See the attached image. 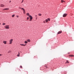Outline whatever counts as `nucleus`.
Instances as JSON below:
<instances>
[{
  "label": "nucleus",
  "instance_id": "obj_1",
  "mask_svg": "<svg viewBox=\"0 0 74 74\" xmlns=\"http://www.w3.org/2000/svg\"><path fill=\"white\" fill-rule=\"evenodd\" d=\"M5 27L6 29H9L10 26H9L8 25H7L5 26Z\"/></svg>",
  "mask_w": 74,
  "mask_h": 74
},
{
  "label": "nucleus",
  "instance_id": "obj_2",
  "mask_svg": "<svg viewBox=\"0 0 74 74\" xmlns=\"http://www.w3.org/2000/svg\"><path fill=\"white\" fill-rule=\"evenodd\" d=\"M19 9H22L23 10V13L24 14H25V10L24 8H21V7L19 8Z\"/></svg>",
  "mask_w": 74,
  "mask_h": 74
},
{
  "label": "nucleus",
  "instance_id": "obj_3",
  "mask_svg": "<svg viewBox=\"0 0 74 74\" xmlns=\"http://www.w3.org/2000/svg\"><path fill=\"white\" fill-rule=\"evenodd\" d=\"M12 41H13V39H12L10 40L9 44H12Z\"/></svg>",
  "mask_w": 74,
  "mask_h": 74
},
{
  "label": "nucleus",
  "instance_id": "obj_4",
  "mask_svg": "<svg viewBox=\"0 0 74 74\" xmlns=\"http://www.w3.org/2000/svg\"><path fill=\"white\" fill-rule=\"evenodd\" d=\"M29 17L30 18L29 21H32V16L30 15L29 16Z\"/></svg>",
  "mask_w": 74,
  "mask_h": 74
},
{
  "label": "nucleus",
  "instance_id": "obj_5",
  "mask_svg": "<svg viewBox=\"0 0 74 74\" xmlns=\"http://www.w3.org/2000/svg\"><path fill=\"white\" fill-rule=\"evenodd\" d=\"M21 45H22V46H24L25 47V46H26V44H25V45L23 44H20Z\"/></svg>",
  "mask_w": 74,
  "mask_h": 74
},
{
  "label": "nucleus",
  "instance_id": "obj_6",
  "mask_svg": "<svg viewBox=\"0 0 74 74\" xmlns=\"http://www.w3.org/2000/svg\"><path fill=\"white\" fill-rule=\"evenodd\" d=\"M66 15H67V14H64V15L63 16V17H66Z\"/></svg>",
  "mask_w": 74,
  "mask_h": 74
},
{
  "label": "nucleus",
  "instance_id": "obj_7",
  "mask_svg": "<svg viewBox=\"0 0 74 74\" xmlns=\"http://www.w3.org/2000/svg\"><path fill=\"white\" fill-rule=\"evenodd\" d=\"M62 31H59L58 32V34H60L61 33H62Z\"/></svg>",
  "mask_w": 74,
  "mask_h": 74
},
{
  "label": "nucleus",
  "instance_id": "obj_8",
  "mask_svg": "<svg viewBox=\"0 0 74 74\" xmlns=\"http://www.w3.org/2000/svg\"><path fill=\"white\" fill-rule=\"evenodd\" d=\"M3 42L5 44H7V41H3Z\"/></svg>",
  "mask_w": 74,
  "mask_h": 74
},
{
  "label": "nucleus",
  "instance_id": "obj_9",
  "mask_svg": "<svg viewBox=\"0 0 74 74\" xmlns=\"http://www.w3.org/2000/svg\"><path fill=\"white\" fill-rule=\"evenodd\" d=\"M4 6V5L3 4H1L0 5V7H3Z\"/></svg>",
  "mask_w": 74,
  "mask_h": 74
},
{
  "label": "nucleus",
  "instance_id": "obj_10",
  "mask_svg": "<svg viewBox=\"0 0 74 74\" xmlns=\"http://www.w3.org/2000/svg\"><path fill=\"white\" fill-rule=\"evenodd\" d=\"M69 56L70 57H73V56H74L73 55H70Z\"/></svg>",
  "mask_w": 74,
  "mask_h": 74
},
{
  "label": "nucleus",
  "instance_id": "obj_11",
  "mask_svg": "<svg viewBox=\"0 0 74 74\" xmlns=\"http://www.w3.org/2000/svg\"><path fill=\"white\" fill-rule=\"evenodd\" d=\"M27 15L28 16H30V14H29V13H27Z\"/></svg>",
  "mask_w": 74,
  "mask_h": 74
},
{
  "label": "nucleus",
  "instance_id": "obj_12",
  "mask_svg": "<svg viewBox=\"0 0 74 74\" xmlns=\"http://www.w3.org/2000/svg\"><path fill=\"white\" fill-rule=\"evenodd\" d=\"M5 9V10H9V8H6Z\"/></svg>",
  "mask_w": 74,
  "mask_h": 74
},
{
  "label": "nucleus",
  "instance_id": "obj_13",
  "mask_svg": "<svg viewBox=\"0 0 74 74\" xmlns=\"http://www.w3.org/2000/svg\"><path fill=\"white\" fill-rule=\"evenodd\" d=\"M61 3H63V2H65V1H64L63 0H61Z\"/></svg>",
  "mask_w": 74,
  "mask_h": 74
},
{
  "label": "nucleus",
  "instance_id": "obj_14",
  "mask_svg": "<svg viewBox=\"0 0 74 74\" xmlns=\"http://www.w3.org/2000/svg\"><path fill=\"white\" fill-rule=\"evenodd\" d=\"M27 41L28 42H30V39H28L27 40Z\"/></svg>",
  "mask_w": 74,
  "mask_h": 74
},
{
  "label": "nucleus",
  "instance_id": "obj_15",
  "mask_svg": "<svg viewBox=\"0 0 74 74\" xmlns=\"http://www.w3.org/2000/svg\"><path fill=\"white\" fill-rule=\"evenodd\" d=\"M66 64V63H69V61H68L67 60V62H65Z\"/></svg>",
  "mask_w": 74,
  "mask_h": 74
},
{
  "label": "nucleus",
  "instance_id": "obj_16",
  "mask_svg": "<svg viewBox=\"0 0 74 74\" xmlns=\"http://www.w3.org/2000/svg\"><path fill=\"white\" fill-rule=\"evenodd\" d=\"M45 21H46V22H48V20L46 19Z\"/></svg>",
  "mask_w": 74,
  "mask_h": 74
},
{
  "label": "nucleus",
  "instance_id": "obj_17",
  "mask_svg": "<svg viewBox=\"0 0 74 74\" xmlns=\"http://www.w3.org/2000/svg\"><path fill=\"white\" fill-rule=\"evenodd\" d=\"M8 53H11V51H9L8 52Z\"/></svg>",
  "mask_w": 74,
  "mask_h": 74
},
{
  "label": "nucleus",
  "instance_id": "obj_18",
  "mask_svg": "<svg viewBox=\"0 0 74 74\" xmlns=\"http://www.w3.org/2000/svg\"><path fill=\"white\" fill-rule=\"evenodd\" d=\"M25 44H27V41H25Z\"/></svg>",
  "mask_w": 74,
  "mask_h": 74
},
{
  "label": "nucleus",
  "instance_id": "obj_19",
  "mask_svg": "<svg viewBox=\"0 0 74 74\" xmlns=\"http://www.w3.org/2000/svg\"><path fill=\"white\" fill-rule=\"evenodd\" d=\"M6 25V24H5V23H4L3 24V25Z\"/></svg>",
  "mask_w": 74,
  "mask_h": 74
},
{
  "label": "nucleus",
  "instance_id": "obj_20",
  "mask_svg": "<svg viewBox=\"0 0 74 74\" xmlns=\"http://www.w3.org/2000/svg\"><path fill=\"white\" fill-rule=\"evenodd\" d=\"M39 16H41V14H38Z\"/></svg>",
  "mask_w": 74,
  "mask_h": 74
},
{
  "label": "nucleus",
  "instance_id": "obj_21",
  "mask_svg": "<svg viewBox=\"0 0 74 74\" xmlns=\"http://www.w3.org/2000/svg\"><path fill=\"white\" fill-rule=\"evenodd\" d=\"M35 17L36 18V19H37V15H36Z\"/></svg>",
  "mask_w": 74,
  "mask_h": 74
},
{
  "label": "nucleus",
  "instance_id": "obj_22",
  "mask_svg": "<svg viewBox=\"0 0 74 74\" xmlns=\"http://www.w3.org/2000/svg\"><path fill=\"white\" fill-rule=\"evenodd\" d=\"M17 56H18V57L19 56V52L18 53V55H17Z\"/></svg>",
  "mask_w": 74,
  "mask_h": 74
},
{
  "label": "nucleus",
  "instance_id": "obj_23",
  "mask_svg": "<svg viewBox=\"0 0 74 74\" xmlns=\"http://www.w3.org/2000/svg\"><path fill=\"white\" fill-rule=\"evenodd\" d=\"M43 23H46L45 21H43Z\"/></svg>",
  "mask_w": 74,
  "mask_h": 74
},
{
  "label": "nucleus",
  "instance_id": "obj_24",
  "mask_svg": "<svg viewBox=\"0 0 74 74\" xmlns=\"http://www.w3.org/2000/svg\"><path fill=\"white\" fill-rule=\"evenodd\" d=\"M20 68H21V69H22V66H20Z\"/></svg>",
  "mask_w": 74,
  "mask_h": 74
},
{
  "label": "nucleus",
  "instance_id": "obj_25",
  "mask_svg": "<svg viewBox=\"0 0 74 74\" xmlns=\"http://www.w3.org/2000/svg\"><path fill=\"white\" fill-rule=\"evenodd\" d=\"M23 1H24V0H22V2H21V3H22L23 2Z\"/></svg>",
  "mask_w": 74,
  "mask_h": 74
},
{
  "label": "nucleus",
  "instance_id": "obj_26",
  "mask_svg": "<svg viewBox=\"0 0 74 74\" xmlns=\"http://www.w3.org/2000/svg\"><path fill=\"white\" fill-rule=\"evenodd\" d=\"M5 10V8L4 9H3L2 10V11H4V10Z\"/></svg>",
  "mask_w": 74,
  "mask_h": 74
},
{
  "label": "nucleus",
  "instance_id": "obj_27",
  "mask_svg": "<svg viewBox=\"0 0 74 74\" xmlns=\"http://www.w3.org/2000/svg\"><path fill=\"white\" fill-rule=\"evenodd\" d=\"M48 21H50V19L49 18H48Z\"/></svg>",
  "mask_w": 74,
  "mask_h": 74
},
{
  "label": "nucleus",
  "instance_id": "obj_28",
  "mask_svg": "<svg viewBox=\"0 0 74 74\" xmlns=\"http://www.w3.org/2000/svg\"><path fill=\"white\" fill-rule=\"evenodd\" d=\"M14 15H12V17H14Z\"/></svg>",
  "mask_w": 74,
  "mask_h": 74
},
{
  "label": "nucleus",
  "instance_id": "obj_29",
  "mask_svg": "<svg viewBox=\"0 0 74 74\" xmlns=\"http://www.w3.org/2000/svg\"><path fill=\"white\" fill-rule=\"evenodd\" d=\"M29 18V17H28L27 18V20H28Z\"/></svg>",
  "mask_w": 74,
  "mask_h": 74
},
{
  "label": "nucleus",
  "instance_id": "obj_30",
  "mask_svg": "<svg viewBox=\"0 0 74 74\" xmlns=\"http://www.w3.org/2000/svg\"><path fill=\"white\" fill-rule=\"evenodd\" d=\"M1 55H2L1 54H0V56H1Z\"/></svg>",
  "mask_w": 74,
  "mask_h": 74
},
{
  "label": "nucleus",
  "instance_id": "obj_31",
  "mask_svg": "<svg viewBox=\"0 0 74 74\" xmlns=\"http://www.w3.org/2000/svg\"><path fill=\"white\" fill-rule=\"evenodd\" d=\"M45 67L46 68H47V66H46Z\"/></svg>",
  "mask_w": 74,
  "mask_h": 74
},
{
  "label": "nucleus",
  "instance_id": "obj_32",
  "mask_svg": "<svg viewBox=\"0 0 74 74\" xmlns=\"http://www.w3.org/2000/svg\"><path fill=\"white\" fill-rule=\"evenodd\" d=\"M17 17H18V16H17Z\"/></svg>",
  "mask_w": 74,
  "mask_h": 74
},
{
  "label": "nucleus",
  "instance_id": "obj_33",
  "mask_svg": "<svg viewBox=\"0 0 74 74\" xmlns=\"http://www.w3.org/2000/svg\"><path fill=\"white\" fill-rule=\"evenodd\" d=\"M9 3H11V1L9 2Z\"/></svg>",
  "mask_w": 74,
  "mask_h": 74
},
{
  "label": "nucleus",
  "instance_id": "obj_34",
  "mask_svg": "<svg viewBox=\"0 0 74 74\" xmlns=\"http://www.w3.org/2000/svg\"><path fill=\"white\" fill-rule=\"evenodd\" d=\"M0 25H1V23H0Z\"/></svg>",
  "mask_w": 74,
  "mask_h": 74
}]
</instances>
